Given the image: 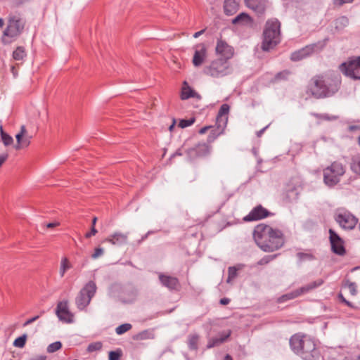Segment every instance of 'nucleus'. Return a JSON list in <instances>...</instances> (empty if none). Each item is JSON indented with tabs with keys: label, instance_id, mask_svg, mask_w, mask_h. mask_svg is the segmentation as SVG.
<instances>
[{
	"label": "nucleus",
	"instance_id": "3c124183",
	"mask_svg": "<svg viewBox=\"0 0 360 360\" xmlns=\"http://www.w3.org/2000/svg\"><path fill=\"white\" fill-rule=\"evenodd\" d=\"M23 136L24 135L21 134L20 133H18V134H16L15 138H16V140L18 141V144H17V146H15V148L16 149H20L21 148V144L20 143H21V142L22 141V139Z\"/></svg>",
	"mask_w": 360,
	"mask_h": 360
},
{
	"label": "nucleus",
	"instance_id": "e433bc0d",
	"mask_svg": "<svg viewBox=\"0 0 360 360\" xmlns=\"http://www.w3.org/2000/svg\"><path fill=\"white\" fill-rule=\"evenodd\" d=\"M297 257L300 262H304L307 260L311 261L314 259V256L309 252H298L297 254Z\"/></svg>",
	"mask_w": 360,
	"mask_h": 360
},
{
	"label": "nucleus",
	"instance_id": "393cba45",
	"mask_svg": "<svg viewBox=\"0 0 360 360\" xmlns=\"http://www.w3.org/2000/svg\"><path fill=\"white\" fill-rule=\"evenodd\" d=\"M231 332L229 331L227 333L222 334L219 338H214L212 339H210L208 341L207 348L210 349L212 347H214L215 346H218L221 345V343L224 342L230 336Z\"/></svg>",
	"mask_w": 360,
	"mask_h": 360
},
{
	"label": "nucleus",
	"instance_id": "338daca9",
	"mask_svg": "<svg viewBox=\"0 0 360 360\" xmlns=\"http://www.w3.org/2000/svg\"><path fill=\"white\" fill-rule=\"evenodd\" d=\"M26 129H25V127L24 125L21 126V129H20V134H22V135H25V133H26Z\"/></svg>",
	"mask_w": 360,
	"mask_h": 360
},
{
	"label": "nucleus",
	"instance_id": "69168bd1",
	"mask_svg": "<svg viewBox=\"0 0 360 360\" xmlns=\"http://www.w3.org/2000/svg\"><path fill=\"white\" fill-rule=\"evenodd\" d=\"M267 128V127H264L263 129H262L261 130L258 131L257 132V135L258 137L261 136L262 134L264 133V131H265V129Z\"/></svg>",
	"mask_w": 360,
	"mask_h": 360
},
{
	"label": "nucleus",
	"instance_id": "7c9ffc66",
	"mask_svg": "<svg viewBox=\"0 0 360 360\" xmlns=\"http://www.w3.org/2000/svg\"><path fill=\"white\" fill-rule=\"evenodd\" d=\"M71 266H71L69 260L68 259V258H66V257L63 258L60 262V271H59L60 276L61 277H63L66 271L70 269L71 268Z\"/></svg>",
	"mask_w": 360,
	"mask_h": 360
},
{
	"label": "nucleus",
	"instance_id": "f257e3e1",
	"mask_svg": "<svg viewBox=\"0 0 360 360\" xmlns=\"http://www.w3.org/2000/svg\"><path fill=\"white\" fill-rule=\"evenodd\" d=\"M341 77L338 73L329 72L311 78L309 90L317 98L329 97L338 91Z\"/></svg>",
	"mask_w": 360,
	"mask_h": 360
},
{
	"label": "nucleus",
	"instance_id": "0e129e2a",
	"mask_svg": "<svg viewBox=\"0 0 360 360\" xmlns=\"http://www.w3.org/2000/svg\"><path fill=\"white\" fill-rule=\"evenodd\" d=\"M45 359H46L45 356L41 355V356H37L33 358L32 360H45Z\"/></svg>",
	"mask_w": 360,
	"mask_h": 360
},
{
	"label": "nucleus",
	"instance_id": "603ef678",
	"mask_svg": "<svg viewBox=\"0 0 360 360\" xmlns=\"http://www.w3.org/2000/svg\"><path fill=\"white\" fill-rule=\"evenodd\" d=\"M39 318V316L37 315V316H35L31 319H27L24 323H23V326L25 327L31 323H32L33 322H34L35 321H37L38 319Z\"/></svg>",
	"mask_w": 360,
	"mask_h": 360
},
{
	"label": "nucleus",
	"instance_id": "4468645a",
	"mask_svg": "<svg viewBox=\"0 0 360 360\" xmlns=\"http://www.w3.org/2000/svg\"><path fill=\"white\" fill-rule=\"evenodd\" d=\"M216 53L220 56L222 59L229 60L233 56V49L226 41L218 39L216 46Z\"/></svg>",
	"mask_w": 360,
	"mask_h": 360
},
{
	"label": "nucleus",
	"instance_id": "58836bf2",
	"mask_svg": "<svg viewBox=\"0 0 360 360\" xmlns=\"http://www.w3.org/2000/svg\"><path fill=\"white\" fill-rule=\"evenodd\" d=\"M238 269L235 266H230L228 270V278L226 280L227 283H231V281L237 276Z\"/></svg>",
	"mask_w": 360,
	"mask_h": 360
},
{
	"label": "nucleus",
	"instance_id": "864d4df0",
	"mask_svg": "<svg viewBox=\"0 0 360 360\" xmlns=\"http://www.w3.org/2000/svg\"><path fill=\"white\" fill-rule=\"evenodd\" d=\"M297 193L296 192V191L295 189H292L287 194V197L288 198H290V200L295 199L297 198Z\"/></svg>",
	"mask_w": 360,
	"mask_h": 360
},
{
	"label": "nucleus",
	"instance_id": "a19ab883",
	"mask_svg": "<svg viewBox=\"0 0 360 360\" xmlns=\"http://www.w3.org/2000/svg\"><path fill=\"white\" fill-rule=\"evenodd\" d=\"M345 287L348 288L349 290L350 293L352 295H356L357 290H356V285L355 283L350 282L349 281H346L345 283Z\"/></svg>",
	"mask_w": 360,
	"mask_h": 360
},
{
	"label": "nucleus",
	"instance_id": "de8ad7c7",
	"mask_svg": "<svg viewBox=\"0 0 360 360\" xmlns=\"http://www.w3.org/2000/svg\"><path fill=\"white\" fill-rule=\"evenodd\" d=\"M275 257H276V255H274V256H271V255L266 256V257H263L262 259H261L259 260V262H258V264H260V265L268 264L270 261L274 259Z\"/></svg>",
	"mask_w": 360,
	"mask_h": 360
},
{
	"label": "nucleus",
	"instance_id": "8fccbe9b",
	"mask_svg": "<svg viewBox=\"0 0 360 360\" xmlns=\"http://www.w3.org/2000/svg\"><path fill=\"white\" fill-rule=\"evenodd\" d=\"M120 356V352L111 351L109 352V360H118Z\"/></svg>",
	"mask_w": 360,
	"mask_h": 360
},
{
	"label": "nucleus",
	"instance_id": "cd10ccee",
	"mask_svg": "<svg viewBox=\"0 0 360 360\" xmlns=\"http://www.w3.org/2000/svg\"><path fill=\"white\" fill-rule=\"evenodd\" d=\"M195 150H197L198 155L200 157H204L210 153V146L205 143H200L195 146Z\"/></svg>",
	"mask_w": 360,
	"mask_h": 360
},
{
	"label": "nucleus",
	"instance_id": "6e6552de",
	"mask_svg": "<svg viewBox=\"0 0 360 360\" xmlns=\"http://www.w3.org/2000/svg\"><path fill=\"white\" fill-rule=\"evenodd\" d=\"M24 27V22L18 15H10L7 27L4 32L3 41L8 43L5 37L14 38L20 34Z\"/></svg>",
	"mask_w": 360,
	"mask_h": 360
},
{
	"label": "nucleus",
	"instance_id": "e2e57ef3",
	"mask_svg": "<svg viewBox=\"0 0 360 360\" xmlns=\"http://www.w3.org/2000/svg\"><path fill=\"white\" fill-rule=\"evenodd\" d=\"M209 128H210V127H202V128H201V129H200L199 133H200V134H205V133L207 131V129H208Z\"/></svg>",
	"mask_w": 360,
	"mask_h": 360
},
{
	"label": "nucleus",
	"instance_id": "39448f33",
	"mask_svg": "<svg viewBox=\"0 0 360 360\" xmlns=\"http://www.w3.org/2000/svg\"><path fill=\"white\" fill-rule=\"evenodd\" d=\"M345 172V165L335 161L323 169V181L328 186H334L340 182Z\"/></svg>",
	"mask_w": 360,
	"mask_h": 360
},
{
	"label": "nucleus",
	"instance_id": "f704fd0d",
	"mask_svg": "<svg viewBox=\"0 0 360 360\" xmlns=\"http://www.w3.org/2000/svg\"><path fill=\"white\" fill-rule=\"evenodd\" d=\"M132 326L130 323H124L116 328L115 332L117 335H122L131 328Z\"/></svg>",
	"mask_w": 360,
	"mask_h": 360
},
{
	"label": "nucleus",
	"instance_id": "7ed1b4c3",
	"mask_svg": "<svg viewBox=\"0 0 360 360\" xmlns=\"http://www.w3.org/2000/svg\"><path fill=\"white\" fill-rule=\"evenodd\" d=\"M291 349L305 360H315L319 358V352L315 341L309 336L295 334L290 339Z\"/></svg>",
	"mask_w": 360,
	"mask_h": 360
},
{
	"label": "nucleus",
	"instance_id": "dca6fc26",
	"mask_svg": "<svg viewBox=\"0 0 360 360\" xmlns=\"http://www.w3.org/2000/svg\"><path fill=\"white\" fill-rule=\"evenodd\" d=\"M228 117H217V128L212 130L208 136V141L212 142L217 136L222 134L226 127Z\"/></svg>",
	"mask_w": 360,
	"mask_h": 360
},
{
	"label": "nucleus",
	"instance_id": "bb28decb",
	"mask_svg": "<svg viewBox=\"0 0 360 360\" xmlns=\"http://www.w3.org/2000/svg\"><path fill=\"white\" fill-rule=\"evenodd\" d=\"M335 29L340 32L349 25V19L346 16H341L335 20Z\"/></svg>",
	"mask_w": 360,
	"mask_h": 360
},
{
	"label": "nucleus",
	"instance_id": "2f4dec72",
	"mask_svg": "<svg viewBox=\"0 0 360 360\" xmlns=\"http://www.w3.org/2000/svg\"><path fill=\"white\" fill-rule=\"evenodd\" d=\"M26 56L25 49L22 46H18L13 53V58L15 60H22Z\"/></svg>",
	"mask_w": 360,
	"mask_h": 360
},
{
	"label": "nucleus",
	"instance_id": "c9c22d12",
	"mask_svg": "<svg viewBox=\"0 0 360 360\" xmlns=\"http://www.w3.org/2000/svg\"><path fill=\"white\" fill-rule=\"evenodd\" d=\"M102 342H94L91 344H89L87 347V352H93L96 351H99L102 348Z\"/></svg>",
	"mask_w": 360,
	"mask_h": 360
},
{
	"label": "nucleus",
	"instance_id": "4c0bfd02",
	"mask_svg": "<svg viewBox=\"0 0 360 360\" xmlns=\"http://www.w3.org/2000/svg\"><path fill=\"white\" fill-rule=\"evenodd\" d=\"M26 339L27 335L24 334L14 340L13 345L16 347L22 348L25 345Z\"/></svg>",
	"mask_w": 360,
	"mask_h": 360
},
{
	"label": "nucleus",
	"instance_id": "9b49d317",
	"mask_svg": "<svg viewBox=\"0 0 360 360\" xmlns=\"http://www.w3.org/2000/svg\"><path fill=\"white\" fill-rule=\"evenodd\" d=\"M328 232L332 252L340 256L344 255L346 253V250L344 247L343 240L334 230L330 229Z\"/></svg>",
	"mask_w": 360,
	"mask_h": 360
},
{
	"label": "nucleus",
	"instance_id": "680f3d73",
	"mask_svg": "<svg viewBox=\"0 0 360 360\" xmlns=\"http://www.w3.org/2000/svg\"><path fill=\"white\" fill-rule=\"evenodd\" d=\"M205 30H202L199 32H195L194 34H193V37L194 38H198V37H200V35H202L204 32H205Z\"/></svg>",
	"mask_w": 360,
	"mask_h": 360
},
{
	"label": "nucleus",
	"instance_id": "052dcab7",
	"mask_svg": "<svg viewBox=\"0 0 360 360\" xmlns=\"http://www.w3.org/2000/svg\"><path fill=\"white\" fill-rule=\"evenodd\" d=\"M229 301L230 300L228 298H222L220 300V304H221L223 305H226L229 303Z\"/></svg>",
	"mask_w": 360,
	"mask_h": 360
},
{
	"label": "nucleus",
	"instance_id": "37998d69",
	"mask_svg": "<svg viewBox=\"0 0 360 360\" xmlns=\"http://www.w3.org/2000/svg\"><path fill=\"white\" fill-rule=\"evenodd\" d=\"M195 118L192 117L188 120H181L179 123V127L181 128H186L192 125L195 122Z\"/></svg>",
	"mask_w": 360,
	"mask_h": 360
},
{
	"label": "nucleus",
	"instance_id": "f8f14e48",
	"mask_svg": "<svg viewBox=\"0 0 360 360\" xmlns=\"http://www.w3.org/2000/svg\"><path fill=\"white\" fill-rule=\"evenodd\" d=\"M323 280L321 278L317 279L311 283L307 284L304 286L301 287L300 288L295 290L294 292L283 295V298L284 300H291L295 298L302 294L307 293L321 286L323 283Z\"/></svg>",
	"mask_w": 360,
	"mask_h": 360
},
{
	"label": "nucleus",
	"instance_id": "4d7b16f0",
	"mask_svg": "<svg viewBox=\"0 0 360 360\" xmlns=\"http://www.w3.org/2000/svg\"><path fill=\"white\" fill-rule=\"evenodd\" d=\"M8 155L7 153L2 154L0 155V167L4 164V162L7 160Z\"/></svg>",
	"mask_w": 360,
	"mask_h": 360
},
{
	"label": "nucleus",
	"instance_id": "49530a36",
	"mask_svg": "<svg viewBox=\"0 0 360 360\" xmlns=\"http://www.w3.org/2000/svg\"><path fill=\"white\" fill-rule=\"evenodd\" d=\"M96 221H97V218L94 217V219H92V226H91V229L90 232L86 233V235H85L86 238H90L91 236L96 235V233H97V230L95 229V225H96Z\"/></svg>",
	"mask_w": 360,
	"mask_h": 360
},
{
	"label": "nucleus",
	"instance_id": "473e14b6",
	"mask_svg": "<svg viewBox=\"0 0 360 360\" xmlns=\"http://www.w3.org/2000/svg\"><path fill=\"white\" fill-rule=\"evenodd\" d=\"M351 169L354 173L360 174V155L355 156L352 158Z\"/></svg>",
	"mask_w": 360,
	"mask_h": 360
},
{
	"label": "nucleus",
	"instance_id": "2eb2a0df",
	"mask_svg": "<svg viewBox=\"0 0 360 360\" xmlns=\"http://www.w3.org/2000/svg\"><path fill=\"white\" fill-rule=\"evenodd\" d=\"M269 215H270V212L266 209L262 205H258L253 208L251 212L243 218V220L245 221H257L264 219Z\"/></svg>",
	"mask_w": 360,
	"mask_h": 360
},
{
	"label": "nucleus",
	"instance_id": "a878e982",
	"mask_svg": "<svg viewBox=\"0 0 360 360\" xmlns=\"http://www.w3.org/2000/svg\"><path fill=\"white\" fill-rule=\"evenodd\" d=\"M199 338L200 337L198 334H190L188 336V346L190 350L195 352L198 350Z\"/></svg>",
	"mask_w": 360,
	"mask_h": 360
},
{
	"label": "nucleus",
	"instance_id": "13d9d810",
	"mask_svg": "<svg viewBox=\"0 0 360 360\" xmlns=\"http://www.w3.org/2000/svg\"><path fill=\"white\" fill-rule=\"evenodd\" d=\"M30 138L31 137L25 136L24 138V139H22V141L21 142V143H22L21 146H27L30 144Z\"/></svg>",
	"mask_w": 360,
	"mask_h": 360
},
{
	"label": "nucleus",
	"instance_id": "423d86ee",
	"mask_svg": "<svg viewBox=\"0 0 360 360\" xmlns=\"http://www.w3.org/2000/svg\"><path fill=\"white\" fill-rule=\"evenodd\" d=\"M96 283L90 281L80 290L75 298V304L79 310L85 309L90 304L91 299L96 292Z\"/></svg>",
	"mask_w": 360,
	"mask_h": 360
},
{
	"label": "nucleus",
	"instance_id": "1a4fd4ad",
	"mask_svg": "<svg viewBox=\"0 0 360 360\" xmlns=\"http://www.w3.org/2000/svg\"><path fill=\"white\" fill-rule=\"evenodd\" d=\"M340 70L347 77L354 79H359L360 56L342 63L340 65Z\"/></svg>",
	"mask_w": 360,
	"mask_h": 360
},
{
	"label": "nucleus",
	"instance_id": "ddd939ff",
	"mask_svg": "<svg viewBox=\"0 0 360 360\" xmlns=\"http://www.w3.org/2000/svg\"><path fill=\"white\" fill-rule=\"evenodd\" d=\"M56 314L63 322L70 323L73 321V314L69 310L67 300L60 301L57 304Z\"/></svg>",
	"mask_w": 360,
	"mask_h": 360
},
{
	"label": "nucleus",
	"instance_id": "412c9836",
	"mask_svg": "<svg viewBox=\"0 0 360 360\" xmlns=\"http://www.w3.org/2000/svg\"><path fill=\"white\" fill-rule=\"evenodd\" d=\"M246 6L253 10L258 15L264 13L266 0H245Z\"/></svg>",
	"mask_w": 360,
	"mask_h": 360
},
{
	"label": "nucleus",
	"instance_id": "0eeeda50",
	"mask_svg": "<svg viewBox=\"0 0 360 360\" xmlns=\"http://www.w3.org/2000/svg\"><path fill=\"white\" fill-rule=\"evenodd\" d=\"M231 68L229 60L219 58L213 60L204 68V73L212 77H221L231 73Z\"/></svg>",
	"mask_w": 360,
	"mask_h": 360
},
{
	"label": "nucleus",
	"instance_id": "ea45409f",
	"mask_svg": "<svg viewBox=\"0 0 360 360\" xmlns=\"http://www.w3.org/2000/svg\"><path fill=\"white\" fill-rule=\"evenodd\" d=\"M62 347V344L60 341H56L50 344L47 347V352L49 353H53L59 350Z\"/></svg>",
	"mask_w": 360,
	"mask_h": 360
},
{
	"label": "nucleus",
	"instance_id": "09e8293b",
	"mask_svg": "<svg viewBox=\"0 0 360 360\" xmlns=\"http://www.w3.org/2000/svg\"><path fill=\"white\" fill-rule=\"evenodd\" d=\"M104 252V250L101 248H97L95 249L94 253L92 254L91 257L94 259H96L98 258L99 257L102 256Z\"/></svg>",
	"mask_w": 360,
	"mask_h": 360
},
{
	"label": "nucleus",
	"instance_id": "774afa93",
	"mask_svg": "<svg viewBox=\"0 0 360 360\" xmlns=\"http://www.w3.org/2000/svg\"><path fill=\"white\" fill-rule=\"evenodd\" d=\"M339 298L341 300V302H342L345 304L346 303V302H347V300L343 297L342 294L339 295Z\"/></svg>",
	"mask_w": 360,
	"mask_h": 360
},
{
	"label": "nucleus",
	"instance_id": "c85d7f7f",
	"mask_svg": "<svg viewBox=\"0 0 360 360\" xmlns=\"http://www.w3.org/2000/svg\"><path fill=\"white\" fill-rule=\"evenodd\" d=\"M154 337V333L152 331L149 330H145L134 335V339L136 340H144L148 339H153Z\"/></svg>",
	"mask_w": 360,
	"mask_h": 360
},
{
	"label": "nucleus",
	"instance_id": "5701e85b",
	"mask_svg": "<svg viewBox=\"0 0 360 360\" xmlns=\"http://www.w3.org/2000/svg\"><path fill=\"white\" fill-rule=\"evenodd\" d=\"M232 23L239 25H250L252 23V20L248 14L241 13L232 20Z\"/></svg>",
	"mask_w": 360,
	"mask_h": 360
},
{
	"label": "nucleus",
	"instance_id": "c756f323",
	"mask_svg": "<svg viewBox=\"0 0 360 360\" xmlns=\"http://www.w3.org/2000/svg\"><path fill=\"white\" fill-rule=\"evenodd\" d=\"M124 292L125 294H127V295H128L127 302L134 301L138 295L137 289H136L134 287L126 288L124 290Z\"/></svg>",
	"mask_w": 360,
	"mask_h": 360
},
{
	"label": "nucleus",
	"instance_id": "b1692460",
	"mask_svg": "<svg viewBox=\"0 0 360 360\" xmlns=\"http://www.w3.org/2000/svg\"><path fill=\"white\" fill-rule=\"evenodd\" d=\"M181 98L182 100H186L189 98H196L198 100L201 99L200 95L188 86L182 88Z\"/></svg>",
	"mask_w": 360,
	"mask_h": 360
},
{
	"label": "nucleus",
	"instance_id": "6e6d98bb",
	"mask_svg": "<svg viewBox=\"0 0 360 360\" xmlns=\"http://www.w3.org/2000/svg\"><path fill=\"white\" fill-rule=\"evenodd\" d=\"M334 4L338 6H342L344 4L352 3L353 0H333Z\"/></svg>",
	"mask_w": 360,
	"mask_h": 360
},
{
	"label": "nucleus",
	"instance_id": "bf43d9fd",
	"mask_svg": "<svg viewBox=\"0 0 360 360\" xmlns=\"http://www.w3.org/2000/svg\"><path fill=\"white\" fill-rule=\"evenodd\" d=\"M60 225V223L58 221L49 223L46 225L47 228H54Z\"/></svg>",
	"mask_w": 360,
	"mask_h": 360
},
{
	"label": "nucleus",
	"instance_id": "72a5a7b5",
	"mask_svg": "<svg viewBox=\"0 0 360 360\" xmlns=\"http://www.w3.org/2000/svg\"><path fill=\"white\" fill-rule=\"evenodd\" d=\"M0 131H1V139H2L4 144L6 146L12 144V143L13 141V138L10 135H8V134L5 133L3 131L2 127H0Z\"/></svg>",
	"mask_w": 360,
	"mask_h": 360
},
{
	"label": "nucleus",
	"instance_id": "6ab92c4d",
	"mask_svg": "<svg viewBox=\"0 0 360 360\" xmlns=\"http://www.w3.org/2000/svg\"><path fill=\"white\" fill-rule=\"evenodd\" d=\"M207 50L203 44L196 46L194 56L193 58V64L195 67L200 66L206 58Z\"/></svg>",
	"mask_w": 360,
	"mask_h": 360
},
{
	"label": "nucleus",
	"instance_id": "c03bdc74",
	"mask_svg": "<svg viewBox=\"0 0 360 360\" xmlns=\"http://www.w3.org/2000/svg\"><path fill=\"white\" fill-rule=\"evenodd\" d=\"M186 154L190 160H193L197 158H200V155H198L197 150H195V146L188 149L186 150Z\"/></svg>",
	"mask_w": 360,
	"mask_h": 360
},
{
	"label": "nucleus",
	"instance_id": "f3484780",
	"mask_svg": "<svg viewBox=\"0 0 360 360\" xmlns=\"http://www.w3.org/2000/svg\"><path fill=\"white\" fill-rule=\"evenodd\" d=\"M161 284L169 290H177L179 288V282L177 278L160 273L158 275Z\"/></svg>",
	"mask_w": 360,
	"mask_h": 360
},
{
	"label": "nucleus",
	"instance_id": "4be33fe9",
	"mask_svg": "<svg viewBox=\"0 0 360 360\" xmlns=\"http://www.w3.org/2000/svg\"><path fill=\"white\" fill-rule=\"evenodd\" d=\"M238 3L236 0H224V9L227 15H232L238 9Z\"/></svg>",
	"mask_w": 360,
	"mask_h": 360
},
{
	"label": "nucleus",
	"instance_id": "f03ea898",
	"mask_svg": "<svg viewBox=\"0 0 360 360\" xmlns=\"http://www.w3.org/2000/svg\"><path fill=\"white\" fill-rule=\"evenodd\" d=\"M257 245L264 252H274L284 244L283 234L278 229L265 225H257L253 233Z\"/></svg>",
	"mask_w": 360,
	"mask_h": 360
},
{
	"label": "nucleus",
	"instance_id": "aec40b11",
	"mask_svg": "<svg viewBox=\"0 0 360 360\" xmlns=\"http://www.w3.org/2000/svg\"><path fill=\"white\" fill-rule=\"evenodd\" d=\"M314 50V45H308L305 47L294 51L290 56V59L293 61H298L309 56Z\"/></svg>",
	"mask_w": 360,
	"mask_h": 360
},
{
	"label": "nucleus",
	"instance_id": "5fc2aeb1",
	"mask_svg": "<svg viewBox=\"0 0 360 360\" xmlns=\"http://www.w3.org/2000/svg\"><path fill=\"white\" fill-rule=\"evenodd\" d=\"M311 115L319 119L330 120L329 116L326 114L312 113Z\"/></svg>",
	"mask_w": 360,
	"mask_h": 360
},
{
	"label": "nucleus",
	"instance_id": "a18cd8bd",
	"mask_svg": "<svg viewBox=\"0 0 360 360\" xmlns=\"http://www.w3.org/2000/svg\"><path fill=\"white\" fill-rule=\"evenodd\" d=\"M290 72L288 70H284L276 74L275 77L276 80L287 79Z\"/></svg>",
	"mask_w": 360,
	"mask_h": 360
},
{
	"label": "nucleus",
	"instance_id": "9d476101",
	"mask_svg": "<svg viewBox=\"0 0 360 360\" xmlns=\"http://www.w3.org/2000/svg\"><path fill=\"white\" fill-rule=\"evenodd\" d=\"M335 221L345 229H352L356 225L358 220L351 213L342 211L335 215Z\"/></svg>",
	"mask_w": 360,
	"mask_h": 360
},
{
	"label": "nucleus",
	"instance_id": "20e7f679",
	"mask_svg": "<svg viewBox=\"0 0 360 360\" xmlns=\"http://www.w3.org/2000/svg\"><path fill=\"white\" fill-rule=\"evenodd\" d=\"M280 22L277 19L269 20L264 30L262 48L264 51L273 49L280 42Z\"/></svg>",
	"mask_w": 360,
	"mask_h": 360
},
{
	"label": "nucleus",
	"instance_id": "a211bd4d",
	"mask_svg": "<svg viewBox=\"0 0 360 360\" xmlns=\"http://www.w3.org/2000/svg\"><path fill=\"white\" fill-rule=\"evenodd\" d=\"M128 236L129 233H124L116 231L105 238L104 242H108L117 246L124 245L127 243Z\"/></svg>",
	"mask_w": 360,
	"mask_h": 360
},
{
	"label": "nucleus",
	"instance_id": "79ce46f5",
	"mask_svg": "<svg viewBox=\"0 0 360 360\" xmlns=\"http://www.w3.org/2000/svg\"><path fill=\"white\" fill-rule=\"evenodd\" d=\"M229 111V105L228 104H223L219 108L218 112V117H227Z\"/></svg>",
	"mask_w": 360,
	"mask_h": 360
}]
</instances>
